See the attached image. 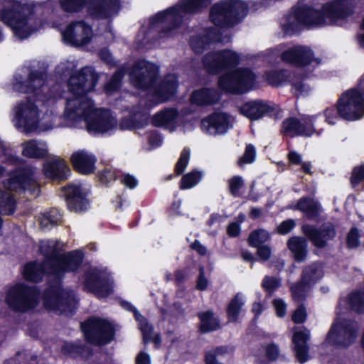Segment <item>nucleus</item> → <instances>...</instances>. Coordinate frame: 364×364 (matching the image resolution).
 Instances as JSON below:
<instances>
[{"label": "nucleus", "mask_w": 364, "mask_h": 364, "mask_svg": "<svg viewBox=\"0 0 364 364\" xmlns=\"http://www.w3.org/2000/svg\"><path fill=\"white\" fill-rule=\"evenodd\" d=\"M44 72L22 69L16 73L13 82L15 91L33 93L36 101L29 98L18 102L14 108V127L26 134L44 131L55 126L53 106L60 94L50 90L45 84Z\"/></svg>", "instance_id": "obj_1"}, {"label": "nucleus", "mask_w": 364, "mask_h": 364, "mask_svg": "<svg viewBox=\"0 0 364 364\" xmlns=\"http://www.w3.org/2000/svg\"><path fill=\"white\" fill-rule=\"evenodd\" d=\"M97 80L98 75L92 67H84L70 76L68 87L75 97L66 100L62 115L65 125L77 127L82 122L87 123L95 104L84 95L94 90Z\"/></svg>", "instance_id": "obj_2"}, {"label": "nucleus", "mask_w": 364, "mask_h": 364, "mask_svg": "<svg viewBox=\"0 0 364 364\" xmlns=\"http://www.w3.org/2000/svg\"><path fill=\"white\" fill-rule=\"evenodd\" d=\"M353 7V0H334L326 4L322 11L309 6H299L285 18L282 26L287 34H292L301 26L316 27L329 25L350 14Z\"/></svg>", "instance_id": "obj_3"}, {"label": "nucleus", "mask_w": 364, "mask_h": 364, "mask_svg": "<svg viewBox=\"0 0 364 364\" xmlns=\"http://www.w3.org/2000/svg\"><path fill=\"white\" fill-rule=\"evenodd\" d=\"M158 68L145 60L135 63L129 73L132 85L138 89L148 90L152 95L154 103L164 102L172 97L178 86L174 75H167L159 85H156Z\"/></svg>", "instance_id": "obj_4"}, {"label": "nucleus", "mask_w": 364, "mask_h": 364, "mask_svg": "<svg viewBox=\"0 0 364 364\" xmlns=\"http://www.w3.org/2000/svg\"><path fill=\"white\" fill-rule=\"evenodd\" d=\"M0 11V20L13 31L14 36L23 40L40 28L38 23L31 16V7L23 1L3 0Z\"/></svg>", "instance_id": "obj_5"}, {"label": "nucleus", "mask_w": 364, "mask_h": 364, "mask_svg": "<svg viewBox=\"0 0 364 364\" xmlns=\"http://www.w3.org/2000/svg\"><path fill=\"white\" fill-rule=\"evenodd\" d=\"M207 5L205 0H181L176 6L153 16L151 26L160 31L161 37L173 36L187 14L197 12Z\"/></svg>", "instance_id": "obj_6"}, {"label": "nucleus", "mask_w": 364, "mask_h": 364, "mask_svg": "<svg viewBox=\"0 0 364 364\" xmlns=\"http://www.w3.org/2000/svg\"><path fill=\"white\" fill-rule=\"evenodd\" d=\"M39 249L46 258L45 265H49L50 272L58 278L67 272L76 270L82 262L83 255L80 250L60 255L54 240L41 241Z\"/></svg>", "instance_id": "obj_7"}, {"label": "nucleus", "mask_w": 364, "mask_h": 364, "mask_svg": "<svg viewBox=\"0 0 364 364\" xmlns=\"http://www.w3.org/2000/svg\"><path fill=\"white\" fill-rule=\"evenodd\" d=\"M247 14V6L240 1L224 0L211 8L210 21L217 26L229 27L239 23Z\"/></svg>", "instance_id": "obj_8"}, {"label": "nucleus", "mask_w": 364, "mask_h": 364, "mask_svg": "<svg viewBox=\"0 0 364 364\" xmlns=\"http://www.w3.org/2000/svg\"><path fill=\"white\" fill-rule=\"evenodd\" d=\"M6 301L14 310L26 311L38 303V292L35 287L17 284L9 289Z\"/></svg>", "instance_id": "obj_9"}, {"label": "nucleus", "mask_w": 364, "mask_h": 364, "mask_svg": "<svg viewBox=\"0 0 364 364\" xmlns=\"http://www.w3.org/2000/svg\"><path fill=\"white\" fill-rule=\"evenodd\" d=\"M358 329L357 323L337 318L329 331L326 342L338 347H348L356 340Z\"/></svg>", "instance_id": "obj_10"}, {"label": "nucleus", "mask_w": 364, "mask_h": 364, "mask_svg": "<svg viewBox=\"0 0 364 364\" xmlns=\"http://www.w3.org/2000/svg\"><path fill=\"white\" fill-rule=\"evenodd\" d=\"M81 328L87 341L95 345L106 344L114 338V326L106 319L91 318L82 323Z\"/></svg>", "instance_id": "obj_11"}, {"label": "nucleus", "mask_w": 364, "mask_h": 364, "mask_svg": "<svg viewBox=\"0 0 364 364\" xmlns=\"http://www.w3.org/2000/svg\"><path fill=\"white\" fill-rule=\"evenodd\" d=\"M255 76L248 69H237L226 73L218 80L219 87L224 91L240 94L247 92L255 84Z\"/></svg>", "instance_id": "obj_12"}, {"label": "nucleus", "mask_w": 364, "mask_h": 364, "mask_svg": "<svg viewBox=\"0 0 364 364\" xmlns=\"http://www.w3.org/2000/svg\"><path fill=\"white\" fill-rule=\"evenodd\" d=\"M43 303L49 310L69 314L75 308L77 301L73 291L57 287L45 292Z\"/></svg>", "instance_id": "obj_13"}, {"label": "nucleus", "mask_w": 364, "mask_h": 364, "mask_svg": "<svg viewBox=\"0 0 364 364\" xmlns=\"http://www.w3.org/2000/svg\"><path fill=\"white\" fill-rule=\"evenodd\" d=\"M339 115L346 120L354 121L364 115V97L357 90L345 92L337 104Z\"/></svg>", "instance_id": "obj_14"}, {"label": "nucleus", "mask_w": 364, "mask_h": 364, "mask_svg": "<svg viewBox=\"0 0 364 364\" xmlns=\"http://www.w3.org/2000/svg\"><path fill=\"white\" fill-rule=\"evenodd\" d=\"M4 188L16 193L28 191L34 194L38 188L36 170L30 166L16 170L14 175L4 183Z\"/></svg>", "instance_id": "obj_15"}, {"label": "nucleus", "mask_w": 364, "mask_h": 364, "mask_svg": "<svg viewBox=\"0 0 364 364\" xmlns=\"http://www.w3.org/2000/svg\"><path fill=\"white\" fill-rule=\"evenodd\" d=\"M93 36L92 27L83 21L70 23L62 32L63 42L75 47L87 45Z\"/></svg>", "instance_id": "obj_16"}, {"label": "nucleus", "mask_w": 364, "mask_h": 364, "mask_svg": "<svg viewBox=\"0 0 364 364\" xmlns=\"http://www.w3.org/2000/svg\"><path fill=\"white\" fill-rule=\"evenodd\" d=\"M88 132L91 134L109 133L117 127L116 117L107 109L94 107L92 114L86 123Z\"/></svg>", "instance_id": "obj_17"}, {"label": "nucleus", "mask_w": 364, "mask_h": 364, "mask_svg": "<svg viewBox=\"0 0 364 364\" xmlns=\"http://www.w3.org/2000/svg\"><path fill=\"white\" fill-rule=\"evenodd\" d=\"M239 55L230 50H223L207 54L203 64L208 72L218 73L228 70L238 64Z\"/></svg>", "instance_id": "obj_18"}, {"label": "nucleus", "mask_w": 364, "mask_h": 364, "mask_svg": "<svg viewBox=\"0 0 364 364\" xmlns=\"http://www.w3.org/2000/svg\"><path fill=\"white\" fill-rule=\"evenodd\" d=\"M304 235L317 248H324L328 241L336 236V230L333 224L327 223L316 228L312 225H304L301 228Z\"/></svg>", "instance_id": "obj_19"}, {"label": "nucleus", "mask_w": 364, "mask_h": 364, "mask_svg": "<svg viewBox=\"0 0 364 364\" xmlns=\"http://www.w3.org/2000/svg\"><path fill=\"white\" fill-rule=\"evenodd\" d=\"M283 62L297 67L306 66L315 61L321 63L318 58H314V53L310 48L304 46H296L288 48L281 54Z\"/></svg>", "instance_id": "obj_20"}, {"label": "nucleus", "mask_w": 364, "mask_h": 364, "mask_svg": "<svg viewBox=\"0 0 364 364\" xmlns=\"http://www.w3.org/2000/svg\"><path fill=\"white\" fill-rule=\"evenodd\" d=\"M232 119L225 113H214L201 121L202 131L209 135L225 134L231 127Z\"/></svg>", "instance_id": "obj_21"}, {"label": "nucleus", "mask_w": 364, "mask_h": 364, "mask_svg": "<svg viewBox=\"0 0 364 364\" xmlns=\"http://www.w3.org/2000/svg\"><path fill=\"white\" fill-rule=\"evenodd\" d=\"M314 117L306 116L301 120L296 118H289L282 123V133L286 136L297 135L311 136L314 132L313 121Z\"/></svg>", "instance_id": "obj_22"}, {"label": "nucleus", "mask_w": 364, "mask_h": 364, "mask_svg": "<svg viewBox=\"0 0 364 364\" xmlns=\"http://www.w3.org/2000/svg\"><path fill=\"white\" fill-rule=\"evenodd\" d=\"M65 193L68 198V206L70 210L82 212L87 205L85 197L87 190L80 184H71L65 188Z\"/></svg>", "instance_id": "obj_23"}, {"label": "nucleus", "mask_w": 364, "mask_h": 364, "mask_svg": "<svg viewBox=\"0 0 364 364\" xmlns=\"http://www.w3.org/2000/svg\"><path fill=\"white\" fill-rule=\"evenodd\" d=\"M86 287L97 297L107 296L112 291V286L109 283H105L104 276L97 269H91L87 275Z\"/></svg>", "instance_id": "obj_24"}, {"label": "nucleus", "mask_w": 364, "mask_h": 364, "mask_svg": "<svg viewBox=\"0 0 364 364\" xmlns=\"http://www.w3.org/2000/svg\"><path fill=\"white\" fill-rule=\"evenodd\" d=\"M45 176L53 180H65L70 173V169L65 161L58 156H54L46 161L43 165Z\"/></svg>", "instance_id": "obj_25"}, {"label": "nucleus", "mask_w": 364, "mask_h": 364, "mask_svg": "<svg viewBox=\"0 0 364 364\" xmlns=\"http://www.w3.org/2000/svg\"><path fill=\"white\" fill-rule=\"evenodd\" d=\"M272 111L268 102L259 100L247 102L240 108V113L250 120H257Z\"/></svg>", "instance_id": "obj_26"}, {"label": "nucleus", "mask_w": 364, "mask_h": 364, "mask_svg": "<svg viewBox=\"0 0 364 364\" xmlns=\"http://www.w3.org/2000/svg\"><path fill=\"white\" fill-rule=\"evenodd\" d=\"M119 5V0H92L89 11L95 17L109 18L117 14Z\"/></svg>", "instance_id": "obj_27"}, {"label": "nucleus", "mask_w": 364, "mask_h": 364, "mask_svg": "<svg viewBox=\"0 0 364 364\" xmlns=\"http://www.w3.org/2000/svg\"><path fill=\"white\" fill-rule=\"evenodd\" d=\"M309 336V331L307 329H304L295 331L292 338L295 355L301 363H305L309 358V348L306 343Z\"/></svg>", "instance_id": "obj_28"}, {"label": "nucleus", "mask_w": 364, "mask_h": 364, "mask_svg": "<svg viewBox=\"0 0 364 364\" xmlns=\"http://www.w3.org/2000/svg\"><path fill=\"white\" fill-rule=\"evenodd\" d=\"M70 161L75 169L84 174H89L94 171L95 157L85 151H79L73 153Z\"/></svg>", "instance_id": "obj_29"}, {"label": "nucleus", "mask_w": 364, "mask_h": 364, "mask_svg": "<svg viewBox=\"0 0 364 364\" xmlns=\"http://www.w3.org/2000/svg\"><path fill=\"white\" fill-rule=\"evenodd\" d=\"M23 156L31 159H43L48 156V148L46 141L30 139L21 144Z\"/></svg>", "instance_id": "obj_30"}, {"label": "nucleus", "mask_w": 364, "mask_h": 364, "mask_svg": "<svg viewBox=\"0 0 364 364\" xmlns=\"http://www.w3.org/2000/svg\"><path fill=\"white\" fill-rule=\"evenodd\" d=\"M220 99V95L215 89L203 88L196 90L191 97L193 104L197 105H209L217 102Z\"/></svg>", "instance_id": "obj_31"}, {"label": "nucleus", "mask_w": 364, "mask_h": 364, "mask_svg": "<svg viewBox=\"0 0 364 364\" xmlns=\"http://www.w3.org/2000/svg\"><path fill=\"white\" fill-rule=\"evenodd\" d=\"M287 245L296 261L303 262L306 259L308 244L305 238L298 236L292 237L289 239Z\"/></svg>", "instance_id": "obj_32"}, {"label": "nucleus", "mask_w": 364, "mask_h": 364, "mask_svg": "<svg viewBox=\"0 0 364 364\" xmlns=\"http://www.w3.org/2000/svg\"><path fill=\"white\" fill-rule=\"evenodd\" d=\"M46 272L53 275V273L50 272V266L45 265V262L43 265L32 262L24 267L23 274L26 280L38 282L42 279Z\"/></svg>", "instance_id": "obj_33"}, {"label": "nucleus", "mask_w": 364, "mask_h": 364, "mask_svg": "<svg viewBox=\"0 0 364 364\" xmlns=\"http://www.w3.org/2000/svg\"><path fill=\"white\" fill-rule=\"evenodd\" d=\"M295 209L304 213L307 218H314L321 213V206L314 199L303 197L298 200Z\"/></svg>", "instance_id": "obj_34"}, {"label": "nucleus", "mask_w": 364, "mask_h": 364, "mask_svg": "<svg viewBox=\"0 0 364 364\" xmlns=\"http://www.w3.org/2000/svg\"><path fill=\"white\" fill-rule=\"evenodd\" d=\"M178 114V112L175 109H164L154 115L153 124L156 127L172 129Z\"/></svg>", "instance_id": "obj_35"}, {"label": "nucleus", "mask_w": 364, "mask_h": 364, "mask_svg": "<svg viewBox=\"0 0 364 364\" xmlns=\"http://www.w3.org/2000/svg\"><path fill=\"white\" fill-rule=\"evenodd\" d=\"M323 275V267L320 263H313L306 266L301 275L302 282L314 285Z\"/></svg>", "instance_id": "obj_36"}, {"label": "nucleus", "mask_w": 364, "mask_h": 364, "mask_svg": "<svg viewBox=\"0 0 364 364\" xmlns=\"http://www.w3.org/2000/svg\"><path fill=\"white\" fill-rule=\"evenodd\" d=\"M122 306L129 311L134 312L136 319L139 321V328L143 335V341L144 343H147L151 341V336H152L153 328L150 326L145 318L141 316L135 308L129 303H123Z\"/></svg>", "instance_id": "obj_37"}, {"label": "nucleus", "mask_w": 364, "mask_h": 364, "mask_svg": "<svg viewBox=\"0 0 364 364\" xmlns=\"http://www.w3.org/2000/svg\"><path fill=\"white\" fill-rule=\"evenodd\" d=\"M245 303V297L240 293H237L230 301L227 309L228 316L230 321L235 322L238 320Z\"/></svg>", "instance_id": "obj_38"}, {"label": "nucleus", "mask_w": 364, "mask_h": 364, "mask_svg": "<svg viewBox=\"0 0 364 364\" xmlns=\"http://www.w3.org/2000/svg\"><path fill=\"white\" fill-rule=\"evenodd\" d=\"M16 209V200L11 193L0 189V215H11Z\"/></svg>", "instance_id": "obj_39"}, {"label": "nucleus", "mask_w": 364, "mask_h": 364, "mask_svg": "<svg viewBox=\"0 0 364 364\" xmlns=\"http://www.w3.org/2000/svg\"><path fill=\"white\" fill-rule=\"evenodd\" d=\"M198 316L200 319V331L208 332L218 329L220 323L218 319L214 316L210 311L200 313Z\"/></svg>", "instance_id": "obj_40"}, {"label": "nucleus", "mask_w": 364, "mask_h": 364, "mask_svg": "<svg viewBox=\"0 0 364 364\" xmlns=\"http://www.w3.org/2000/svg\"><path fill=\"white\" fill-rule=\"evenodd\" d=\"M61 220V215L57 209H52L40 217L39 222L42 228H48L57 225Z\"/></svg>", "instance_id": "obj_41"}, {"label": "nucleus", "mask_w": 364, "mask_h": 364, "mask_svg": "<svg viewBox=\"0 0 364 364\" xmlns=\"http://www.w3.org/2000/svg\"><path fill=\"white\" fill-rule=\"evenodd\" d=\"M311 286V284H307L306 282H303L302 278L300 282L291 284L289 287L294 300L296 301H302L306 297Z\"/></svg>", "instance_id": "obj_42"}, {"label": "nucleus", "mask_w": 364, "mask_h": 364, "mask_svg": "<svg viewBox=\"0 0 364 364\" xmlns=\"http://www.w3.org/2000/svg\"><path fill=\"white\" fill-rule=\"evenodd\" d=\"M203 176V173L198 171H192L184 175L179 183L181 189H190L196 186Z\"/></svg>", "instance_id": "obj_43"}, {"label": "nucleus", "mask_w": 364, "mask_h": 364, "mask_svg": "<svg viewBox=\"0 0 364 364\" xmlns=\"http://www.w3.org/2000/svg\"><path fill=\"white\" fill-rule=\"evenodd\" d=\"M289 77L286 70H271L265 74V79L268 84L273 86H278L286 81Z\"/></svg>", "instance_id": "obj_44"}, {"label": "nucleus", "mask_w": 364, "mask_h": 364, "mask_svg": "<svg viewBox=\"0 0 364 364\" xmlns=\"http://www.w3.org/2000/svg\"><path fill=\"white\" fill-rule=\"evenodd\" d=\"M212 31L208 32L206 36H196L191 39L190 45L196 53H200L205 49L206 45L211 41Z\"/></svg>", "instance_id": "obj_45"}, {"label": "nucleus", "mask_w": 364, "mask_h": 364, "mask_svg": "<svg viewBox=\"0 0 364 364\" xmlns=\"http://www.w3.org/2000/svg\"><path fill=\"white\" fill-rule=\"evenodd\" d=\"M269 239V235L267 231L259 229L251 232L248 241L250 245L252 247L262 246V244L266 242Z\"/></svg>", "instance_id": "obj_46"}, {"label": "nucleus", "mask_w": 364, "mask_h": 364, "mask_svg": "<svg viewBox=\"0 0 364 364\" xmlns=\"http://www.w3.org/2000/svg\"><path fill=\"white\" fill-rule=\"evenodd\" d=\"M21 159L13 155L11 151L6 147L4 142L0 141V162L17 165L21 164Z\"/></svg>", "instance_id": "obj_47"}, {"label": "nucleus", "mask_w": 364, "mask_h": 364, "mask_svg": "<svg viewBox=\"0 0 364 364\" xmlns=\"http://www.w3.org/2000/svg\"><path fill=\"white\" fill-rule=\"evenodd\" d=\"M123 75V70H119L113 75L109 81L105 86V91L107 94H112L117 90L120 86L121 80Z\"/></svg>", "instance_id": "obj_48"}, {"label": "nucleus", "mask_w": 364, "mask_h": 364, "mask_svg": "<svg viewBox=\"0 0 364 364\" xmlns=\"http://www.w3.org/2000/svg\"><path fill=\"white\" fill-rule=\"evenodd\" d=\"M86 0H60L62 9L67 12H77L85 5Z\"/></svg>", "instance_id": "obj_49"}, {"label": "nucleus", "mask_w": 364, "mask_h": 364, "mask_svg": "<svg viewBox=\"0 0 364 364\" xmlns=\"http://www.w3.org/2000/svg\"><path fill=\"white\" fill-rule=\"evenodd\" d=\"M349 304L355 311H364V292H355L350 295Z\"/></svg>", "instance_id": "obj_50"}, {"label": "nucleus", "mask_w": 364, "mask_h": 364, "mask_svg": "<svg viewBox=\"0 0 364 364\" xmlns=\"http://www.w3.org/2000/svg\"><path fill=\"white\" fill-rule=\"evenodd\" d=\"M228 352L229 348L226 347H219L215 350L207 352L205 357V364H221L217 360L216 357Z\"/></svg>", "instance_id": "obj_51"}, {"label": "nucleus", "mask_w": 364, "mask_h": 364, "mask_svg": "<svg viewBox=\"0 0 364 364\" xmlns=\"http://www.w3.org/2000/svg\"><path fill=\"white\" fill-rule=\"evenodd\" d=\"M190 159V150L188 149H183L180 158L176 163L175 171L177 175H181L186 169Z\"/></svg>", "instance_id": "obj_52"}, {"label": "nucleus", "mask_w": 364, "mask_h": 364, "mask_svg": "<svg viewBox=\"0 0 364 364\" xmlns=\"http://www.w3.org/2000/svg\"><path fill=\"white\" fill-rule=\"evenodd\" d=\"M281 286V280L269 276H265L262 282V288L267 292L272 293Z\"/></svg>", "instance_id": "obj_53"}, {"label": "nucleus", "mask_w": 364, "mask_h": 364, "mask_svg": "<svg viewBox=\"0 0 364 364\" xmlns=\"http://www.w3.org/2000/svg\"><path fill=\"white\" fill-rule=\"evenodd\" d=\"M228 183L231 194L234 196H238L240 195L239 190L244 185L242 177L235 176L228 180Z\"/></svg>", "instance_id": "obj_54"}, {"label": "nucleus", "mask_w": 364, "mask_h": 364, "mask_svg": "<svg viewBox=\"0 0 364 364\" xmlns=\"http://www.w3.org/2000/svg\"><path fill=\"white\" fill-rule=\"evenodd\" d=\"M255 149L253 145L248 144L246 146L243 156L239 160L238 164L241 166L243 164H251L255 159Z\"/></svg>", "instance_id": "obj_55"}, {"label": "nucleus", "mask_w": 364, "mask_h": 364, "mask_svg": "<svg viewBox=\"0 0 364 364\" xmlns=\"http://www.w3.org/2000/svg\"><path fill=\"white\" fill-rule=\"evenodd\" d=\"M146 119H143V122H136L132 118H124L119 122V126L122 130L139 128L144 126V121ZM144 124H146V122H144Z\"/></svg>", "instance_id": "obj_56"}, {"label": "nucleus", "mask_w": 364, "mask_h": 364, "mask_svg": "<svg viewBox=\"0 0 364 364\" xmlns=\"http://www.w3.org/2000/svg\"><path fill=\"white\" fill-rule=\"evenodd\" d=\"M359 242V234L358 231L355 228H353L347 236V245L350 248H355L358 247Z\"/></svg>", "instance_id": "obj_57"}, {"label": "nucleus", "mask_w": 364, "mask_h": 364, "mask_svg": "<svg viewBox=\"0 0 364 364\" xmlns=\"http://www.w3.org/2000/svg\"><path fill=\"white\" fill-rule=\"evenodd\" d=\"M292 90L296 96H304L309 92L310 88L304 82H298L292 84Z\"/></svg>", "instance_id": "obj_58"}, {"label": "nucleus", "mask_w": 364, "mask_h": 364, "mask_svg": "<svg viewBox=\"0 0 364 364\" xmlns=\"http://www.w3.org/2000/svg\"><path fill=\"white\" fill-rule=\"evenodd\" d=\"M296 225V223L292 219L283 221L277 228L279 233L285 235L289 233Z\"/></svg>", "instance_id": "obj_59"}, {"label": "nucleus", "mask_w": 364, "mask_h": 364, "mask_svg": "<svg viewBox=\"0 0 364 364\" xmlns=\"http://www.w3.org/2000/svg\"><path fill=\"white\" fill-rule=\"evenodd\" d=\"M266 357L270 360H276L279 355V349L277 345L270 343L265 349Z\"/></svg>", "instance_id": "obj_60"}, {"label": "nucleus", "mask_w": 364, "mask_h": 364, "mask_svg": "<svg viewBox=\"0 0 364 364\" xmlns=\"http://www.w3.org/2000/svg\"><path fill=\"white\" fill-rule=\"evenodd\" d=\"M121 182L129 188H134L138 185V180L132 175L125 173L121 176Z\"/></svg>", "instance_id": "obj_61"}, {"label": "nucleus", "mask_w": 364, "mask_h": 364, "mask_svg": "<svg viewBox=\"0 0 364 364\" xmlns=\"http://www.w3.org/2000/svg\"><path fill=\"white\" fill-rule=\"evenodd\" d=\"M81 346L74 345L73 343H65L63 346L62 351L64 354L75 356L77 354L81 353Z\"/></svg>", "instance_id": "obj_62"}, {"label": "nucleus", "mask_w": 364, "mask_h": 364, "mask_svg": "<svg viewBox=\"0 0 364 364\" xmlns=\"http://www.w3.org/2000/svg\"><path fill=\"white\" fill-rule=\"evenodd\" d=\"M306 309L301 306L294 311L292 315V320L294 323H301L306 320Z\"/></svg>", "instance_id": "obj_63"}, {"label": "nucleus", "mask_w": 364, "mask_h": 364, "mask_svg": "<svg viewBox=\"0 0 364 364\" xmlns=\"http://www.w3.org/2000/svg\"><path fill=\"white\" fill-rule=\"evenodd\" d=\"M364 178V166H358L354 168L351 176V183L356 186L361 180Z\"/></svg>", "instance_id": "obj_64"}]
</instances>
